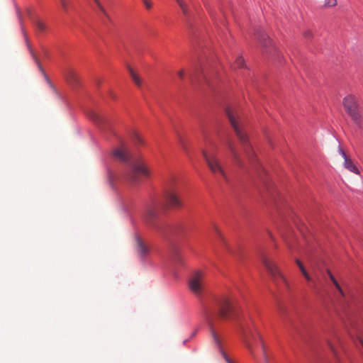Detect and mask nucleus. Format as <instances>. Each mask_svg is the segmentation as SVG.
I'll use <instances>...</instances> for the list:
<instances>
[{
    "instance_id": "obj_1",
    "label": "nucleus",
    "mask_w": 363,
    "mask_h": 363,
    "mask_svg": "<svg viewBox=\"0 0 363 363\" xmlns=\"http://www.w3.org/2000/svg\"><path fill=\"white\" fill-rule=\"evenodd\" d=\"M218 309L217 314L213 309L206 307L203 311V318L207 323L211 333V336L215 344L218 348H220V340L215 331V321L217 318L228 319L234 313V306L231 301L225 296L220 298L216 303Z\"/></svg>"
},
{
    "instance_id": "obj_2",
    "label": "nucleus",
    "mask_w": 363,
    "mask_h": 363,
    "mask_svg": "<svg viewBox=\"0 0 363 363\" xmlns=\"http://www.w3.org/2000/svg\"><path fill=\"white\" fill-rule=\"evenodd\" d=\"M225 113L235 135L240 141L243 152L250 160L255 157L254 150L250 143L248 136L245 130V121L237 110L226 108Z\"/></svg>"
},
{
    "instance_id": "obj_3",
    "label": "nucleus",
    "mask_w": 363,
    "mask_h": 363,
    "mask_svg": "<svg viewBox=\"0 0 363 363\" xmlns=\"http://www.w3.org/2000/svg\"><path fill=\"white\" fill-rule=\"evenodd\" d=\"M239 333L242 342L247 349L252 353L253 345L259 342L264 349L262 340L255 325L254 319L250 314L243 317L239 325Z\"/></svg>"
},
{
    "instance_id": "obj_4",
    "label": "nucleus",
    "mask_w": 363,
    "mask_h": 363,
    "mask_svg": "<svg viewBox=\"0 0 363 363\" xmlns=\"http://www.w3.org/2000/svg\"><path fill=\"white\" fill-rule=\"evenodd\" d=\"M129 165L130 171L125 177L130 184L135 185L140 183L142 176L147 179L151 177V171L143 160L135 159L130 162Z\"/></svg>"
},
{
    "instance_id": "obj_5",
    "label": "nucleus",
    "mask_w": 363,
    "mask_h": 363,
    "mask_svg": "<svg viewBox=\"0 0 363 363\" xmlns=\"http://www.w3.org/2000/svg\"><path fill=\"white\" fill-rule=\"evenodd\" d=\"M342 104L346 113L349 115L352 121L359 126L363 118V115L361 113V107L357 97L354 95L349 94L343 99Z\"/></svg>"
},
{
    "instance_id": "obj_6",
    "label": "nucleus",
    "mask_w": 363,
    "mask_h": 363,
    "mask_svg": "<svg viewBox=\"0 0 363 363\" xmlns=\"http://www.w3.org/2000/svg\"><path fill=\"white\" fill-rule=\"evenodd\" d=\"M203 156L211 172L215 175L220 176L223 179L227 181L226 173L216 155L212 151L203 150Z\"/></svg>"
},
{
    "instance_id": "obj_7",
    "label": "nucleus",
    "mask_w": 363,
    "mask_h": 363,
    "mask_svg": "<svg viewBox=\"0 0 363 363\" xmlns=\"http://www.w3.org/2000/svg\"><path fill=\"white\" fill-rule=\"evenodd\" d=\"M189 287L196 296H201L205 289L203 274L201 272L194 273L189 280Z\"/></svg>"
},
{
    "instance_id": "obj_8",
    "label": "nucleus",
    "mask_w": 363,
    "mask_h": 363,
    "mask_svg": "<svg viewBox=\"0 0 363 363\" xmlns=\"http://www.w3.org/2000/svg\"><path fill=\"white\" fill-rule=\"evenodd\" d=\"M262 262L275 283L277 284L279 280H281L284 283L286 282L284 277L280 272L279 269L274 262L271 261L266 256H262Z\"/></svg>"
},
{
    "instance_id": "obj_9",
    "label": "nucleus",
    "mask_w": 363,
    "mask_h": 363,
    "mask_svg": "<svg viewBox=\"0 0 363 363\" xmlns=\"http://www.w3.org/2000/svg\"><path fill=\"white\" fill-rule=\"evenodd\" d=\"M164 196L167 206L177 208L182 206V201L178 193L170 186L166 188Z\"/></svg>"
},
{
    "instance_id": "obj_10",
    "label": "nucleus",
    "mask_w": 363,
    "mask_h": 363,
    "mask_svg": "<svg viewBox=\"0 0 363 363\" xmlns=\"http://www.w3.org/2000/svg\"><path fill=\"white\" fill-rule=\"evenodd\" d=\"M339 152L344 159V167L354 174H359V171L355 165L354 162L351 160L350 157L346 155V153L340 147H339Z\"/></svg>"
},
{
    "instance_id": "obj_11",
    "label": "nucleus",
    "mask_w": 363,
    "mask_h": 363,
    "mask_svg": "<svg viewBox=\"0 0 363 363\" xmlns=\"http://www.w3.org/2000/svg\"><path fill=\"white\" fill-rule=\"evenodd\" d=\"M225 145L229 150L235 163L238 166H241V164H242L241 158H240V156L238 152L237 151V149L235 147L234 142L232 140L228 139L225 142Z\"/></svg>"
},
{
    "instance_id": "obj_12",
    "label": "nucleus",
    "mask_w": 363,
    "mask_h": 363,
    "mask_svg": "<svg viewBox=\"0 0 363 363\" xmlns=\"http://www.w3.org/2000/svg\"><path fill=\"white\" fill-rule=\"evenodd\" d=\"M157 211L156 206L153 204H148L144 213V218L147 223H151L157 217Z\"/></svg>"
},
{
    "instance_id": "obj_13",
    "label": "nucleus",
    "mask_w": 363,
    "mask_h": 363,
    "mask_svg": "<svg viewBox=\"0 0 363 363\" xmlns=\"http://www.w3.org/2000/svg\"><path fill=\"white\" fill-rule=\"evenodd\" d=\"M113 155L115 158L123 162H128L129 160V155L124 145L115 149L113 151Z\"/></svg>"
},
{
    "instance_id": "obj_14",
    "label": "nucleus",
    "mask_w": 363,
    "mask_h": 363,
    "mask_svg": "<svg viewBox=\"0 0 363 363\" xmlns=\"http://www.w3.org/2000/svg\"><path fill=\"white\" fill-rule=\"evenodd\" d=\"M135 240V249L138 256H140V257H145L149 252V249L147 246L143 242V240L140 238H136Z\"/></svg>"
},
{
    "instance_id": "obj_15",
    "label": "nucleus",
    "mask_w": 363,
    "mask_h": 363,
    "mask_svg": "<svg viewBox=\"0 0 363 363\" xmlns=\"http://www.w3.org/2000/svg\"><path fill=\"white\" fill-rule=\"evenodd\" d=\"M255 35H256V37L263 46L267 47L268 46V45L272 44V40L268 38L267 34H265V33L261 28H258L255 31Z\"/></svg>"
},
{
    "instance_id": "obj_16",
    "label": "nucleus",
    "mask_w": 363,
    "mask_h": 363,
    "mask_svg": "<svg viewBox=\"0 0 363 363\" xmlns=\"http://www.w3.org/2000/svg\"><path fill=\"white\" fill-rule=\"evenodd\" d=\"M215 231L216 233L217 239L222 247H223L230 254L233 255L234 252L227 243V241L221 232L217 227H215Z\"/></svg>"
},
{
    "instance_id": "obj_17",
    "label": "nucleus",
    "mask_w": 363,
    "mask_h": 363,
    "mask_svg": "<svg viewBox=\"0 0 363 363\" xmlns=\"http://www.w3.org/2000/svg\"><path fill=\"white\" fill-rule=\"evenodd\" d=\"M65 78L71 84H75L78 82V78L76 72L73 69H67L65 72Z\"/></svg>"
},
{
    "instance_id": "obj_18",
    "label": "nucleus",
    "mask_w": 363,
    "mask_h": 363,
    "mask_svg": "<svg viewBox=\"0 0 363 363\" xmlns=\"http://www.w3.org/2000/svg\"><path fill=\"white\" fill-rule=\"evenodd\" d=\"M89 117L98 125H102L104 122V117L94 111H91L89 113Z\"/></svg>"
},
{
    "instance_id": "obj_19",
    "label": "nucleus",
    "mask_w": 363,
    "mask_h": 363,
    "mask_svg": "<svg viewBox=\"0 0 363 363\" xmlns=\"http://www.w3.org/2000/svg\"><path fill=\"white\" fill-rule=\"evenodd\" d=\"M127 67V69L128 70L129 72V74L133 79V81L134 82V83L135 84L136 86H138V87H140L141 85H142V80L139 77V76L133 71V69L130 67V65H127L126 66Z\"/></svg>"
},
{
    "instance_id": "obj_20",
    "label": "nucleus",
    "mask_w": 363,
    "mask_h": 363,
    "mask_svg": "<svg viewBox=\"0 0 363 363\" xmlns=\"http://www.w3.org/2000/svg\"><path fill=\"white\" fill-rule=\"evenodd\" d=\"M127 67V69L128 70L129 72V74L133 79V81L134 82V83L135 84L136 86H138V87H140L141 85H142V80L139 77V76L133 71V69L130 67V65H127L126 66Z\"/></svg>"
},
{
    "instance_id": "obj_21",
    "label": "nucleus",
    "mask_w": 363,
    "mask_h": 363,
    "mask_svg": "<svg viewBox=\"0 0 363 363\" xmlns=\"http://www.w3.org/2000/svg\"><path fill=\"white\" fill-rule=\"evenodd\" d=\"M327 273H328L330 280L332 281V282L335 285V288L337 289L338 292L341 295V296H345V293H344L343 290L342 289L340 285L339 284L337 281L335 279V277L333 275L331 272L330 270H328Z\"/></svg>"
},
{
    "instance_id": "obj_22",
    "label": "nucleus",
    "mask_w": 363,
    "mask_h": 363,
    "mask_svg": "<svg viewBox=\"0 0 363 363\" xmlns=\"http://www.w3.org/2000/svg\"><path fill=\"white\" fill-rule=\"evenodd\" d=\"M62 9L65 13H69V10L72 8V2L69 0H59Z\"/></svg>"
},
{
    "instance_id": "obj_23",
    "label": "nucleus",
    "mask_w": 363,
    "mask_h": 363,
    "mask_svg": "<svg viewBox=\"0 0 363 363\" xmlns=\"http://www.w3.org/2000/svg\"><path fill=\"white\" fill-rule=\"evenodd\" d=\"M28 49H29V50H30V54H31V55H32V57H33V59L34 60V61L35 62V63H36V65H37V66H38V69H40V71L41 72L44 73V70H43V67H42V65H41V64H40V60H38V58L37 57L36 55L34 53V52H33V50H32V48H30V46L29 45H28Z\"/></svg>"
},
{
    "instance_id": "obj_24",
    "label": "nucleus",
    "mask_w": 363,
    "mask_h": 363,
    "mask_svg": "<svg viewBox=\"0 0 363 363\" xmlns=\"http://www.w3.org/2000/svg\"><path fill=\"white\" fill-rule=\"evenodd\" d=\"M34 23H35V26L38 32L43 33V32L45 31L46 26L43 22L38 20V21H35Z\"/></svg>"
},
{
    "instance_id": "obj_25",
    "label": "nucleus",
    "mask_w": 363,
    "mask_h": 363,
    "mask_svg": "<svg viewBox=\"0 0 363 363\" xmlns=\"http://www.w3.org/2000/svg\"><path fill=\"white\" fill-rule=\"evenodd\" d=\"M179 7L181 8L182 13L186 16L188 14V8L187 5L184 2V0H176Z\"/></svg>"
},
{
    "instance_id": "obj_26",
    "label": "nucleus",
    "mask_w": 363,
    "mask_h": 363,
    "mask_svg": "<svg viewBox=\"0 0 363 363\" xmlns=\"http://www.w3.org/2000/svg\"><path fill=\"white\" fill-rule=\"evenodd\" d=\"M133 140L135 145H142L143 143V140L141 138V136L138 134L137 133H135L133 135Z\"/></svg>"
},
{
    "instance_id": "obj_27",
    "label": "nucleus",
    "mask_w": 363,
    "mask_h": 363,
    "mask_svg": "<svg viewBox=\"0 0 363 363\" xmlns=\"http://www.w3.org/2000/svg\"><path fill=\"white\" fill-rule=\"evenodd\" d=\"M94 2L96 3V6H98L99 9L101 11V12L106 17H108V15L107 13V12L106 11L105 9L104 8V6L101 5V2L99 1V0H94Z\"/></svg>"
},
{
    "instance_id": "obj_28",
    "label": "nucleus",
    "mask_w": 363,
    "mask_h": 363,
    "mask_svg": "<svg viewBox=\"0 0 363 363\" xmlns=\"http://www.w3.org/2000/svg\"><path fill=\"white\" fill-rule=\"evenodd\" d=\"M337 0H325L324 6L325 7H333L337 5Z\"/></svg>"
},
{
    "instance_id": "obj_29",
    "label": "nucleus",
    "mask_w": 363,
    "mask_h": 363,
    "mask_svg": "<svg viewBox=\"0 0 363 363\" xmlns=\"http://www.w3.org/2000/svg\"><path fill=\"white\" fill-rule=\"evenodd\" d=\"M243 65H244V59L242 58V57H241V56L238 57L235 62V66L236 67H242L243 66Z\"/></svg>"
},
{
    "instance_id": "obj_30",
    "label": "nucleus",
    "mask_w": 363,
    "mask_h": 363,
    "mask_svg": "<svg viewBox=\"0 0 363 363\" xmlns=\"http://www.w3.org/2000/svg\"><path fill=\"white\" fill-rule=\"evenodd\" d=\"M143 4L147 9H150L152 6V2L151 0H143Z\"/></svg>"
},
{
    "instance_id": "obj_31",
    "label": "nucleus",
    "mask_w": 363,
    "mask_h": 363,
    "mask_svg": "<svg viewBox=\"0 0 363 363\" xmlns=\"http://www.w3.org/2000/svg\"><path fill=\"white\" fill-rule=\"evenodd\" d=\"M184 74H185V72H184V71L183 69H181V70H179V71L177 72V75H178L179 78L180 79H182V80L184 79Z\"/></svg>"
},
{
    "instance_id": "obj_32",
    "label": "nucleus",
    "mask_w": 363,
    "mask_h": 363,
    "mask_svg": "<svg viewBox=\"0 0 363 363\" xmlns=\"http://www.w3.org/2000/svg\"><path fill=\"white\" fill-rule=\"evenodd\" d=\"M303 275L304 276V277L306 278V279L308 281H311V277H310V275L308 274V273L307 272H304V274H303Z\"/></svg>"
},
{
    "instance_id": "obj_33",
    "label": "nucleus",
    "mask_w": 363,
    "mask_h": 363,
    "mask_svg": "<svg viewBox=\"0 0 363 363\" xmlns=\"http://www.w3.org/2000/svg\"><path fill=\"white\" fill-rule=\"evenodd\" d=\"M304 35L306 38H311L312 36V32L311 30H306L304 32Z\"/></svg>"
},
{
    "instance_id": "obj_34",
    "label": "nucleus",
    "mask_w": 363,
    "mask_h": 363,
    "mask_svg": "<svg viewBox=\"0 0 363 363\" xmlns=\"http://www.w3.org/2000/svg\"><path fill=\"white\" fill-rule=\"evenodd\" d=\"M328 345L330 347L331 350L335 354V349L330 341L328 340Z\"/></svg>"
},
{
    "instance_id": "obj_35",
    "label": "nucleus",
    "mask_w": 363,
    "mask_h": 363,
    "mask_svg": "<svg viewBox=\"0 0 363 363\" xmlns=\"http://www.w3.org/2000/svg\"><path fill=\"white\" fill-rule=\"evenodd\" d=\"M299 267V269H300V270H301V273H302V274H304V272H307V271L306 270V269H305V267H304L303 264V265H301V267Z\"/></svg>"
},
{
    "instance_id": "obj_36",
    "label": "nucleus",
    "mask_w": 363,
    "mask_h": 363,
    "mask_svg": "<svg viewBox=\"0 0 363 363\" xmlns=\"http://www.w3.org/2000/svg\"><path fill=\"white\" fill-rule=\"evenodd\" d=\"M174 261H175L176 262H179L181 261V259H180V257H179V256L178 255H177L175 256V257H174Z\"/></svg>"
},
{
    "instance_id": "obj_37",
    "label": "nucleus",
    "mask_w": 363,
    "mask_h": 363,
    "mask_svg": "<svg viewBox=\"0 0 363 363\" xmlns=\"http://www.w3.org/2000/svg\"><path fill=\"white\" fill-rule=\"evenodd\" d=\"M295 261L298 267H301V265H303L302 262L299 259H296Z\"/></svg>"
},
{
    "instance_id": "obj_38",
    "label": "nucleus",
    "mask_w": 363,
    "mask_h": 363,
    "mask_svg": "<svg viewBox=\"0 0 363 363\" xmlns=\"http://www.w3.org/2000/svg\"><path fill=\"white\" fill-rule=\"evenodd\" d=\"M295 261L298 267H301V265H303L302 262L299 259H296Z\"/></svg>"
},
{
    "instance_id": "obj_39",
    "label": "nucleus",
    "mask_w": 363,
    "mask_h": 363,
    "mask_svg": "<svg viewBox=\"0 0 363 363\" xmlns=\"http://www.w3.org/2000/svg\"><path fill=\"white\" fill-rule=\"evenodd\" d=\"M279 311H280V313H281V315H284V313H285V311L284 310V308H282L281 307L279 308Z\"/></svg>"
},
{
    "instance_id": "obj_40",
    "label": "nucleus",
    "mask_w": 363,
    "mask_h": 363,
    "mask_svg": "<svg viewBox=\"0 0 363 363\" xmlns=\"http://www.w3.org/2000/svg\"><path fill=\"white\" fill-rule=\"evenodd\" d=\"M179 228V226L176 227V228L173 230L172 233H173L174 234L177 235V228Z\"/></svg>"
},
{
    "instance_id": "obj_41",
    "label": "nucleus",
    "mask_w": 363,
    "mask_h": 363,
    "mask_svg": "<svg viewBox=\"0 0 363 363\" xmlns=\"http://www.w3.org/2000/svg\"><path fill=\"white\" fill-rule=\"evenodd\" d=\"M287 245L289 249H292V245L289 242H287Z\"/></svg>"
},
{
    "instance_id": "obj_42",
    "label": "nucleus",
    "mask_w": 363,
    "mask_h": 363,
    "mask_svg": "<svg viewBox=\"0 0 363 363\" xmlns=\"http://www.w3.org/2000/svg\"><path fill=\"white\" fill-rule=\"evenodd\" d=\"M225 358L228 363H231L230 359L227 357H225Z\"/></svg>"
}]
</instances>
